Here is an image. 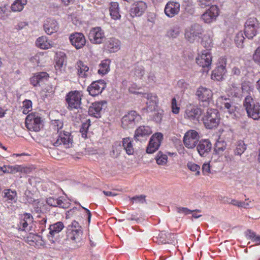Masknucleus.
I'll return each instance as SVG.
<instances>
[{"label": "nucleus", "instance_id": "obj_39", "mask_svg": "<svg viewBox=\"0 0 260 260\" xmlns=\"http://www.w3.org/2000/svg\"><path fill=\"white\" fill-rule=\"evenodd\" d=\"M26 3L27 0H16L11 6V10L13 12H20Z\"/></svg>", "mask_w": 260, "mask_h": 260}, {"label": "nucleus", "instance_id": "obj_34", "mask_svg": "<svg viewBox=\"0 0 260 260\" xmlns=\"http://www.w3.org/2000/svg\"><path fill=\"white\" fill-rule=\"evenodd\" d=\"M122 146L128 155H132L134 152V149L132 144V141L129 138H125L122 140Z\"/></svg>", "mask_w": 260, "mask_h": 260}, {"label": "nucleus", "instance_id": "obj_42", "mask_svg": "<svg viewBox=\"0 0 260 260\" xmlns=\"http://www.w3.org/2000/svg\"><path fill=\"white\" fill-rule=\"evenodd\" d=\"M229 91L231 94L233 96L237 98H241L242 96L241 87L237 84H232L230 87Z\"/></svg>", "mask_w": 260, "mask_h": 260}, {"label": "nucleus", "instance_id": "obj_59", "mask_svg": "<svg viewBox=\"0 0 260 260\" xmlns=\"http://www.w3.org/2000/svg\"><path fill=\"white\" fill-rule=\"evenodd\" d=\"M8 16L7 8L6 6L0 7V19L5 20Z\"/></svg>", "mask_w": 260, "mask_h": 260}, {"label": "nucleus", "instance_id": "obj_19", "mask_svg": "<svg viewBox=\"0 0 260 260\" xmlns=\"http://www.w3.org/2000/svg\"><path fill=\"white\" fill-rule=\"evenodd\" d=\"M198 153L202 156H206L211 150L212 144L208 139H203L197 145Z\"/></svg>", "mask_w": 260, "mask_h": 260}, {"label": "nucleus", "instance_id": "obj_31", "mask_svg": "<svg viewBox=\"0 0 260 260\" xmlns=\"http://www.w3.org/2000/svg\"><path fill=\"white\" fill-rule=\"evenodd\" d=\"M218 100H221V103L224 109H226L230 114H232L235 112L236 107L230 99L221 96L219 98Z\"/></svg>", "mask_w": 260, "mask_h": 260}, {"label": "nucleus", "instance_id": "obj_40", "mask_svg": "<svg viewBox=\"0 0 260 260\" xmlns=\"http://www.w3.org/2000/svg\"><path fill=\"white\" fill-rule=\"evenodd\" d=\"M226 147V143L224 141H217L215 144L214 151L218 155L222 154Z\"/></svg>", "mask_w": 260, "mask_h": 260}, {"label": "nucleus", "instance_id": "obj_54", "mask_svg": "<svg viewBox=\"0 0 260 260\" xmlns=\"http://www.w3.org/2000/svg\"><path fill=\"white\" fill-rule=\"evenodd\" d=\"M146 196L144 195H140L139 196H135L131 198H130V200H131V202L132 204H134V202L135 201L136 203H144L145 202L146 200Z\"/></svg>", "mask_w": 260, "mask_h": 260}, {"label": "nucleus", "instance_id": "obj_22", "mask_svg": "<svg viewBox=\"0 0 260 260\" xmlns=\"http://www.w3.org/2000/svg\"><path fill=\"white\" fill-rule=\"evenodd\" d=\"M46 203L50 206L67 209L69 207L70 203L66 200H62V197L55 199L49 197L46 199Z\"/></svg>", "mask_w": 260, "mask_h": 260}, {"label": "nucleus", "instance_id": "obj_51", "mask_svg": "<svg viewBox=\"0 0 260 260\" xmlns=\"http://www.w3.org/2000/svg\"><path fill=\"white\" fill-rule=\"evenodd\" d=\"M247 235L253 241L257 242V245L260 244V236H256L255 233L251 230H247Z\"/></svg>", "mask_w": 260, "mask_h": 260}, {"label": "nucleus", "instance_id": "obj_16", "mask_svg": "<svg viewBox=\"0 0 260 260\" xmlns=\"http://www.w3.org/2000/svg\"><path fill=\"white\" fill-rule=\"evenodd\" d=\"M106 87V84L104 80H99L92 82L88 86L87 90L91 95L94 96L102 93Z\"/></svg>", "mask_w": 260, "mask_h": 260}, {"label": "nucleus", "instance_id": "obj_48", "mask_svg": "<svg viewBox=\"0 0 260 260\" xmlns=\"http://www.w3.org/2000/svg\"><path fill=\"white\" fill-rule=\"evenodd\" d=\"M240 87L242 95L243 94H249L250 91L251 90L250 84L248 82H243Z\"/></svg>", "mask_w": 260, "mask_h": 260}, {"label": "nucleus", "instance_id": "obj_56", "mask_svg": "<svg viewBox=\"0 0 260 260\" xmlns=\"http://www.w3.org/2000/svg\"><path fill=\"white\" fill-rule=\"evenodd\" d=\"M88 123H84L83 124H82V126L81 127V128H80V132L82 134V137L83 138H86V136H87V129H88V128L89 127V126L90 125V120H88Z\"/></svg>", "mask_w": 260, "mask_h": 260}, {"label": "nucleus", "instance_id": "obj_4", "mask_svg": "<svg viewBox=\"0 0 260 260\" xmlns=\"http://www.w3.org/2000/svg\"><path fill=\"white\" fill-rule=\"evenodd\" d=\"M25 126L30 131L39 132L43 127V120L38 113H30L25 119Z\"/></svg>", "mask_w": 260, "mask_h": 260}, {"label": "nucleus", "instance_id": "obj_58", "mask_svg": "<svg viewBox=\"0 0 260 260\" xmlns=\"http://www.w3.org/2000/svg\"><path fill=\"white\" fill-rule=\"evenodd\" d=\"M171 107L172 112L174 114H178L179 112L180 108L177 105V101L175 98H173L171 102Z\"/></svg>", "mask_w": 260, "mask_h": 260}, {"label": "nucleus", "instance_id": "obj_57", "mask_svg": "<svg viewBox=\"0 0 260 260\" xmlns=\"http://www.w3.org/2000/svg\"><path fill=\"white\" fill-rule=\"evenodd\" d=\"M253 60L255 63L260 66V46L255 51L253 55Z\"/></svg>", "mask_w": 260, "mask_h": 260}, {"label": "nucleus", "instance_id": "obj_24", "mask_svg": "<svg viewBox=\"0 0 260 260\" xmlns=\"http://www.w3.org/2000/svg\"><path fill=\"white\" fill-rule=\"evenodd\" d=\"M43 26L45 32L48 35H51L58 29V24L56 21L51 18L46 20Z\"/></svg>", "mask_w": 260, "mask_h": 260}, {"label": "nucleus", "instance_id": "obj_5", "mask_svg": "<svg viewBox=\"0 0 260 260\" xmlns=\"http://www.w3.org/2000/svg\"><path fill=\"white\" fill-rule=\"evenodd\" d=\"M56 140H51V142L54 146H58L61 144L67 148H70L72 146L73 137L70 133L63 131V133L60 132L59 134H56Z\"/></svg>", "mask_w": 260, "mask_h": 260}, {"label": "nucleus", "instance_id": "obj_21", "mask_svg": "<svg viewBox=\"0 0 260 260\" xmlns=\"http://www.w3.org/2000/svg\"><path fill=\"white\" fill-rule=\"evenodd\" d=\"M106 104V102L104 101L92 103L88 109L89 115L97 118H100L103 106Z\"/></svg>", "mask_w": 260, "mask_h": 260}, {"label": "nucleus", "instance_id": "obj_32", "mask_svg": "<svg viewBox=\"0 0 260 260\" xmlns=\"http://www.w3.org/2000/svg\"><path fill=\"white\" fill-rule=\"evenodd\" d=\"M152 133V131L150 127L145 126H139L135 131L134 138L137 140H139L140 137L148 136Z\"/></svg>", "mask_w": 260, "mask_h": 260}, {"label": "nucleus", "instance_id": "obj_7", "mask_svg": "<svg viewBox=\"0 0 260 260\" xmlns=\"http://www.w3.org/2000/svg\"><path fill=\"white\" fill-rule=\"evenodd\" d=\"M259 28V24L256 18H249L245 23L244 33L245 36L249 39H252L256 35Z\"/></svg>", "mask_w": 260, "mask_h": 260}, {"label": "nucleus", "instance_id": "obj_45", "mask_svg": "<svg viewBox=\"0 0 260 260\" xmlns=\"http://www.w3.org/2000/svg\"><path fill=\"white\" fill-rule=\"evenodd\" d=\"M4 197L11 201H15L17 197V192L15 190L10 189H6L4 190Z\"/></svg>", "mask_w": 260, "mask_h": 260}, {"label": "nucleus", "instance_id": "obj_20", "mask_svg": "<svg viewBox=\"0 0 260 260\" xmlns=\"http://www.w3.org/2000/svg\"><path fill=\"white\" fill-rule=\"evenodd\" d=\"M180 7L179 3L170 1L166 5L165 13L168 17L172 18L179 13Z\"/></svg>", "mask_w": 260, "mask_h": 260}, {"label": "nucleus", "instance_id": "obj_13", "mask_svg": "<svg viewBox=\"0 0 260 260\" xmlns=\"http://www.w3.org/2000/svg\"><path fill=\"white\" fill-rule=\"evenodd\" d=\"M81 95L77 91H71L66 96V101L69 107L72 109H77L80 106Z\"/></svg>", "mask_w": 260, "mask_h": 260}, {"label": "nucleus", "instance_id": "obj_35", "mask_svg": "<svg viewBox=\"0 0 260 260\" xmlns=\"http://www.w3.org/2000/svg\"><path fill=\"white\" fill-rule=\"evenodd\" d=\"M63 228L64 225L61 221H58L55 223L50 225L49 227V234L51 237L53 238L56 234L59 233Z\"/></svg>", "mask_w": 260, "mask_h": 260}, {"label": "nucleus", "instance_id": "obj_14", "mask_svg": "<svg viewBox=\"0 0 260 260\" xmlns=\"http://www.w3.org/2000/svg\"><path fill=\"white\" fill-rule=\"evenodd\" d=\"M163 135L160 133H157L153 135L151 137L149 145L146 149L148 153H153L159 148Z\"/></svg>", "mask_w": 260, "mask_h": 260}, {"label": "nucleus", "instance_id": "obj_37", "mask_svg": "<svg viewBox=\"0 0 260 260\" xmlns=\"http://www.w3.org/2000/svg\"><path fill=\"white\" fill-rule=\"evenodd\" d=\"M225 67L223 64H220L217 67L216 69L213 71L212 74V78L213 79L219 80L222 78V76L225 73Z\"/></svg>", "mask_w": 260, "mask_h": 260}, {"label": "nucleus", "instance_id": "obj_6", "mask_svg": "<svg viewBox=\"0 0 260 260\" xmlns=\"http://www.w3.org/2000/svg\"><path fill=\"white\" fill-rule=\"evenodd\" d=\"M82 233L81 229H68L67 241L71 242L72 248L75 249L80 246Z\"/></svg>", "mask_w": 260, "mask_h": 260}, {"label": "nucleus", "instance_id": "obj_10", "mask_svg": "<svg viewBox=\"0 0 260 260\" xmlns=\"http://www.w3.org/2000/svg\"><path fill=\"white\" fill-rule=\"evenodd\" d=\"M88 39L92 44H102L105 40V32L100 27H93L89 30Z\"/></svg>", "mask_w": 260, "mask_h": 260}, {"label": "nucleus", "instance_id": "obj_47", "mask_svg": "<svg viewBox=\"0 0 260 260\" xmlns=\"http://www.w3.org/2000/svg\"><path fill=\"white\" fill-rule=\"evenodd\" d=\"M38 80L39 86L41 83L47 81L49 78V75L46 72H40L36 75Z\"/></svg>", "mask_w": 260, "mask_h": 260}, {"label": "nucleus", "instance_id": "obj_53", "mask_svg": "<svg viewBox=\"0 0 260 260\" xmlns=\"http://www.w3.org/2000/svg\"><path fill=\"white\" fill-rule=\"evenodd\" d=\"M177 212L179 213H184L185 214H189L193 212H200L201 210H190L187 208L185 207H177L176 208Z\"/></svg>", "mask_w": 260, "mask_h": 260}, {"label": "nucleus", "instance_id": "obj_64", "mask_svg": "<svg viewBox=\"0 0 260 260\" xmlns=\"http://www.w3.org/2000/svg\"><path fill=\"white\" fill-rule=\"evenodd\" d=\"M30 81L31 84L34 86H39V83H38V80H37V78H36V75H34L33 77H32L30 79Z\"/></svg>", "mask_w": 260, "mask_h": 260}, {"label": "nucleus", "instance_id": "obj_27", "mask_svg": "<svg viewBox=\"0 0 260 260\" xmlns=\"http://www.w3.org/2000/svg\"><path fill=\"white\" fill-rule=\"evenodd\" d=\"M106 47L110 52H116L120 48V42L115 38H110L106 43Z\"/></svg>", "mask_w": 260, "mask_h": 260}, {"label": "nucleus", "instance_id": "obj_62", "mask_svg": "<svg viewBox=\"0 0 260 260\" xmlns=\"http://www.w3.org/2000/svg\"><path fill=\"white\" fill-rule=\"evenodd\" d=\"M31 101L30 100H25L23 102V107L27 110L31 109Z\"/></svg>", "mask_w": 260, "mask_h": 260}, {"label": "nucleus", "instance_id": "obj_15", "mask_svg": "<svg viewBox=\"0 0 260 260\" xmlns=\"http://www.w3.org/2000/svg\"><path fill=\"white\" fill-rule=\"evenodd\" d=\"M196 62L203 68H209L212 62V56L209 50H204L202 54L196 58Z\"/></svg>", "mask_w": 260, "mask_h": 260}, {"label": "nucleus", "instance_id": "obj_23", "mask_svg": "<svg viewBox=\"0 0 260 260\" xmlns=\"http://www.w3.org/2000/svg\"><path fill=\"white\" fill-rule=\"evenodd\" d=\"M147 5L142 1L135 3L131 9V15L132 17L140 16L145 11Z\"/></svg>", "mask_w": 260, "mask_h": 260}, {"label": "nucleus", "instance_id": "obj_49", "mask_svg": "<svg viewBox=\"0 0 260 260\" xmlns=\"http://www.w3.org/2000/svg\"><path fill=\"white\" fill-rule=\"evenodd\" d=\"M134 74L137 77L141 78L144 74V70L142 66L136 64L134 67Z\"/></svg>", "mask_w": 260, "mask_h": 260}, {"label": "nucleus", "instance_id": "obj_12", "mask_svg": "<svg viewBox=\"0 0 260 260\" xmlns=\"http://www.w3.org/2000/svg\"><path fill=\"white\" fill-rule=\"evenodd\" d=\"M199 139L198 133L194 130H189L185 134L183 142L186 147L192 149L197 146Z\"/></svg>", "mask_w": 260, "mask_h": 260}, {"label": "nucleus", "instance_id": "obj_30", "mask_svg": "<svg viewBox=\"0 0 260 260\" xmlns=\"http://www.w3.org/2000/svg\"><path fill=\"white\" fill-rule=\"evenodd\" d=\"M201 107L187 109L185 112L186 116L190 119H198L204 111Z\"/></svg>", "mask_w": 260, "mask_h": 260}, {"label": "nucleus", "instance_id": "obj_25", "mask_svg": "<svg viewBox=\"0 0 260 260\" xmlns=\"http://www.w3.org/2000/svg\"><path fill=\"white\" fill-rule=\"evenodd\" d=\"M76 69L77 74L81 78H86L90 75L89 72V68L83 61L79 60L76 64Z\"/></svg>", "mask_w": 260, "mask_h": 260}, {"label": "nucleus", "instance_id": "obj_26", "mask_svg": "<svg viewBox=\"0 0 260 260\" xmlns=\"http://www.w3.org/2000/svg\"><path fill=\"white\" fill-rule=\"evenodd\" d=\"M33 221V217L30 213H25L23 215L22 218L18 224L19 230L21 231H26L29 230L28 225L32 223Z\"/></svg>", "mask_w": 260, "mask_h": 260}, {"label": "nucleus", "instance_id": "obj_17", "mask_svg": "<svg viewBox=\"0 0 260 260\" xmlns=\"http://www.w3.org/2000/svg\"><path fill=\"white\" fill-rule=\"evenodd\" d=\"M69 39L71 44L77 49L82 48L86 43L85 38L81 32H74L71 34Z\"/></svg>", "mask_w": 260, "mask_h": 260}, {"label": "nucleus", "instance_id": "obj_63", "mask_svg": "<svg viewBox=\"0 0 260 260\" xmlns=\"http://www.w3.org/2000/svg\"><path fill=\"white\" fill-rule=\"evenodd\" d=\"M202 171L203 173L210 172V166L209 164H204L202 166Z\"/></svg>", "mask_w": 260, "mask_h": 260}, {"label": "nucleus", "instance_id": "obj_3", "mask_svg": "<svg viewBox=\"0 0 260 260\" xmlns=\"http://www.w3.org/2000/svg\"><path fill=\"white\" fill-rule=\"evenodd\" d=\"M203 32V28L201 25L194 23L185 29V38L189 42L193 43L202 37Z\"/></svg>", "mask_w": 260, "mask_h": 260}, {"label": "nucleus", "instance_id": "obj_44", "mask_svg": "<svg viewBox=\"0 0 260 260\" xmlns=\"http://www.w3.org/2000/svg\"><path fill=\"white\" fill-rule=\"evenodd\" d=\"M167 155L164 154L162 152L159 151L156 157V161L157 164L159 165H165L167 164Z\"/></svg>", "mask_w": 260, "mask_h": 260}, {"label": "nucleus", "instance_id": "obj_28", "mask_svg": "<svg viewBox=\"0 0 260 260\" xmlns=\"http://www.w3.org/2000/svg\"><path fill=\"white\" fill-rule=\"evenodd\" d=\"M143 97L146 98L149 102H147V108L152 111L154 109L158 102L157 96L153 93H144Z\"/></svg>", "mask_w": 260, "mask_h": 260}, {"label": "nucleus", "instance_id": "obj_2", "mask_svg": "<svg viewBox=\"0 0 260 260\" xmlns=\"http://www.w3.org/2000/svg\"><path fill=\"white\" fill-rule=\"evenodd\" d=\"M202 120L207 128L212 129L216 127L220 120L218 111L214 109H208Z\"/></svg>", "mask_w": 260, "mask_h": 260}, {"label": "nucleus", "instance_id": "obj_33", "mask_svg": "<svg viewBox=\"0 0 260 260\" xmlns=\"http://www.w3.org/2000/svg\"><path fill=\"white\" fill-rule=\"evenodd\" d=\"M110 15L114 20L118 19L120 18V15L119 12V5L116 2H111L109 8Z\"/></svg>", "mask_w": 260, "mask_h": 260}, {"label": "nucleus", "instance_id": "obj_18", "mask_svg": "<svg viewBox=\"0 0 260 260\" xmlns=\"http://www.w3.org/2000/svg\"><path fill=\"white\" fill-rule=\"evenodd\" d=\"M219 15V9L215 5H212L202 15V19L206 23L215 20Z\"/></svg>", "mask_w": 260, "mask_h": 260}, {"label": "nucleus", "instance_id": "obj_60", "mask_svg": "<svg viewBox=\"0 0 260 260\" xmlns=\"http://www.w3.org/2000/svg\"><path fill=\"white\" fill-rule=\"evenodd\" d=\"M215 0H199V4L202 8H205L212 5Z\"/></svg>", "mask_w": 260, "mask_h": 260}, {"label": "nucleus", "instance_id": "obj_9", "mask_svg": "<svg viewBox=\"0 0 260 260\" xmlns=\"http://www.w3.org/2000/svg\"><path fill=\"white\" fill-rule=\"evenodd\" d=\"M153 240L158 244H172L177 243L176 235L173 233H167L165 231L161 232L157 237H153Z\"/></svg>", "mask_w": 260, "mask_h": 260}, {"label": "nucleus", "instance_id": "obj_43", "mask_svg": "<svg viewBox=\"0 0 260 260\" xmlns=\"http://www.w3.org/2000/svg\"><path fill=\"white\" fill-rule=\"evenodd\" d=\"M246 149V146L242 141H238L236 148L234 150V154L236 155H241Z\"/></svg>", "mask_w": 260, "mask_h": 260}, {"label": "nucleus", "instance_id": "obj_52", "mask_svg": "<svg viewBox=\"0 0 260 260\" xmlns=\"http://www.w3.org/2000/svg\"><path fill=\"white\" fill-rule=\"evenodd\" d=\"M187 168L190 171H196V175L198 176L200 175V167L199 165H198L194 163L191 162H189L187 163Z\"/></svg>", "mask_w": 260, "mask_h": 260}, {"label": "nucleus", "instance_id": "obj_36", "mask_svg": "<svg viewBox=\"0 0 260 260\" xmlns=\"http://www.w3.org/2000/svg\"><path fill=\"white\" fill-rule=\"evenodd\" d=\"M201 44L208 50L212 47L213 43L211 33L207 32L203 35L202 37Z\"/></svg>", "mask_w": 260, "mask_h": 260}, {"label": "nucleus", "instance_id": "obj_61", "mask_svg": "<svg viewBox=\"0 0 260 260\" xmlns=\"http://www.w3.org/2000/svg\"><path fill=\"white\" fill-rule=\"evenodd\" d=\"M162 111H157L153 116V120L157 123H160L162 117Z\"/></svg>", "mask_w": 260, "mask_h": 260}, {"label": "nucleus", "instance_id": "obj_55", "mask_svg": "<svg viewBox=\"0 0 260 260\" xmlns=\"http://www.w3.org/2000/svg\"><path fill=\"white\" fill-rule=\"evenodd\" d=\"M52 124L54 127V129L58 133L59 130L63 126V122L59 120H54L52 121Z\"/></svg>", "mask_w": 260, "mask_h": 260}, {"label": "nucleus", "instance_id": "obj_1", "mask_svg": "<svg viewBox=\"0 0 260 260\" xmlns=\"http://www.w3.org/2000/svg\"><path fill=\"white\" fill-rule=\"evenodd\" d=\"M248 116L255 120H260V104L254 101L251 96L247 95L243 103Z\"/></svg>", "mask_w": 260, "mask_h": 260}, {"label": "nucleus", "instance_id": "obj_11", "mask_svg": "<svg viewBox=\"0 0 260 260\" xmlns=\"http://www.w3.org/2000/svg\"><path fill=\"white\" fill-rule=\"evenodd\" d=\"M140 119V116L136 111H131L122 117L121 125L125 129L132 127Z\"/></svg>", "mask_w": 260, "mask_h": 260}, {"label": "nucleus", "instance_id": "obj_41", "mask_svg": "<svg viewBox=\"0 0 260 260\" xmlns=\"http://www.w3.org/2000/svg\"><path fill=\"white\" fill-rule=\"evenodd\" d=\"M110 62L108 59L104 60L99 65L100 69L98 70L99 74L105 75L110 71Z\"/></svg>", "mask_w": 260, "mask_h": 260}, {"label": "nucleus", "instance_id": "obj_8", "mask_svg": "<svg viewBox=\"0 0 260 260\" xmlns=\"http://www.w3.org/2000/svg\"><path fill=\"white\" fill-rule=\"evenodd\" d=\"M198 99L201 101L200 107H208L210 100L211 99L213 93L212 91L207 88L201 86L197 89L196 93Z\"/></svg>", "mask_w": 260, "mask_h": 260}, {"label": "nucleus", "instance_id": "obj_46", "mask_svg": "<svg viewBox=\"0 0 260 260\" xmlns=\"http://www.w3.org/2000/svg\"><path fill=\"white\" fill-rule=\"evenodd\" d=\"M180 34V28L175 26L169 29L167 32V36L170 38L174 39L179 36Z\"/></svg>", "mask_w": 260, "mask_h": 260}, {"label": "nucleus", "instance_id": "obj_50", "mask_svg": "<svg viewBox=\"0 0 260 260\" xmlns=\"http://www.w3.org/2000/svg\"><path fill=\"white\" fill-rule=\"evenodd\" d=\"M244 37L241 32L238 33L235 37V42L239 48L243 47V42L244 41Z\"/></svg>", "mask_w": 260, "mask_h": 260}, {"label": "nucleus", "instance_id": "obj_29", "mask_svg": "<svg viewBox=\"0 0 260 260\" xmlns=\"http://www.w3.org/2000/svg\"><path fill=\"white\" fill-rule=\"evenodd\" d=\"M2 171L4 173L14 174L18 172H27L28 170L27 168H24L21 166L16 165L14 166H4L1 167Z\"/></svg>", "mask_w": 260, "mask_h": 260}, {"label": "nucleus", "instance_id": "obj_38", "mask_svg": "<svg viewBox=\"0 0 260 260\" xmlns=\"http://www.w3.org/2000/svg\"><path fill=\"white\" fill-rule=\"evenodd\" d=\"M36 45L43 49H48L51 47V45L48 41L46 37L42 36L39 38L36 42Z\"/></svg>", "mask_w": 260, "mask_h": 260}]
</instances>
